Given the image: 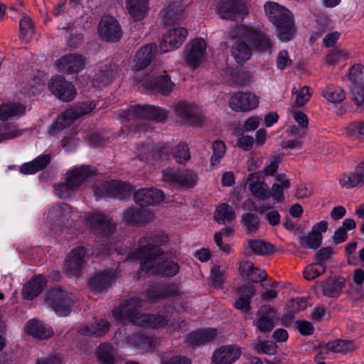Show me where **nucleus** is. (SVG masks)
Returning <instances> with one entry per match:
<instances>
[{
	"mask_svg": "<svg viewBox=\"0 0 364 364\" xmlns=\"http://www.w3.org/2000/svg\"><path fill=\"white\" fill-rule=\"evenodd\" d=\"M207 45L204 39L195 38L186 44L184 51L186 63L192 68H197L206 59Z\"/></svg>",
	"mask_w": 364,
	"mask_h": 364,
	"instance_id": "nucleus-12",
	"label": "nucleus"
},
{
	"mask_svg": "<svg viewBox=\"0 0 364 364\" xmlns=\"http://www.w3.org/2000/svg\"><path fill=\"white\" fill-rule=\"evenodd\" d=\"M49 89L58 98L65 102L73 100L76 95L73 85L60 77L51 78Z\"/></svg>",
	"mask_w": 364,
	"mask_h": 364,
	"instance_id": "nucleus-21",
	"label": "nucleus"
},
{
	"mask_svg": "<svg viewBox=\"0 0 364 364\" xmlns=\"http://www.w3.org/2000/svg\"><path fill=\"white\" fill-rule=\"evenodd\" d=\"M229 36L230 38L246 39L255 51L272 53V41L265 34L256 28L239 26L230 31Z\"/></svg>",
	"mask_w": 364,
	"mask_h": 364,
	"instance_id": "nucleus-5",
	"label": "nucleus"
},
{
	"mask_svg": "<svg viewBox=\"0 0 364 364\" xmlns=\"http://www.w3.org/2000/svg\"><path fill=\"white\" fill-rule=\"evenodd\" d=\"M114 349L109 344H102L97 351L101 364H114Z\"/></svg>",
	"mask_w": 364,
	"mask_h": 364,
	"instance_id": "nucleus-52",
	"label": "nucleus"
},
{
	"mask_svg": "<svg viewBox=\"0 0 364 364\" xmlns=\"http://www.w3.org/2000/svg\"><path fill=\"white\" fill-rule=\"evenodd\" d=\"M193 109V107L185 102H178L174 106V114L180 122H186Z\"/></svg>",
	"mask_w": 364,
	"mask_h": 364,
	"instance_id": "nucleus-55",
	"label": "nucleus"
},
{
	"mask_svg": "<svg viewBox=\"0 0 364 364\" xmlns=\"http://www.w3.org/2000/svg\"><path fill=\"white\" fill-rule=\"evenodd\" d=\"M225 144L221 140H215L212 144L213 154L210 159V165L213 167L218 166L226 152Z\"/></svg>",
	"mask_w": 364,
	"mask_h": 364,
	"instance_id": "nucleus-48",
	"label": "nucleus"
},
{
	"mask_svg": "<svg viewBox=\"0 0 364 364\" xmlns=\"http://www.w3.org/2000/svg\"><path fill=\"white\" fill-rule=\"evenodd\" d=\"M351 86L364 85V66L360 64L353 65L348 73Z\"/></svg>",
	"mask_w": 364,
	"mask_h": 364,
	"instance_id": "nucleus-53",
	"label": "nucleus"
},
{
	"mask_svg": "<svg viewBox=\"0 0 364 364\" xmlns=\"http://www.w3.org/2000/svg\"><path fill=\"white\" fill-rule=\"evenodd\" d=\"M235 218V211L230 205L222 203L216 208L214 218L218 223L225 224L232 221Z\"/></svg>",
	"mask_w": 364,
	"mask_h": 364,
	"instance_id": "nucleus-44",
	"label": "nucleus"
},
{
	"mask_svg": "<svg viewBox=\"0 0 364 364\" xmlns=\"http://www.w3.org/2000/svg\"><path fill=\"white\" fill-rule=\"evenodd\" d=\"M322 96L329 102L338 103L346 97V93L342 88L337 86H326L321 92Z\"/></svg>",
	"mask_w": 364,
	"mask_h": 364,
	"instance_id": "nucleus-45",
	"label": "nucleus"
},
{
	"mask_svg": "<svg viewBox=\"0 0 364 364\" xmlns=\"http://www.w3.org/2000/svg\"><path fill=\"white\" fill-rule=\"evenodd\" d=\"M98 33L100 36L107 41H117L122 34L121 27L117 20L109 16L102 18L98 26Z\"/></svg>",
	"mask_w": 364,
	"mask_h": 364,
	"instance_id": "nucleus-18",
	"label": "nucleus"
},
{
	"mask_svg": "<svg viewBox=\"0 0 364 364\" xmlns=\"http://www.w3.org/2000/svg\"><path fill=\"white\" fill-rule=\"evenodd\" d=\"M248 253L258 255H269L274 252V246L261 240H249L245 243Z\"/></svg>",
	"mask_w": 364,
	"mask_h": 364,
	"instance_id": "nucleus-37",
	"label": "nucleus"
},
{
	"mask_svg": "<svg viewBox=\"0 0 364 364\" xmlns=\"http://www.w3.org/2000/svg\"><path fill=\"white\" fill-rule=\"evenodd\" d=\"M291 92L295 97V103L298 107H302L306 105L311 96L310 88L306 85H294Z\"/></svg>",
	"mask_w": 364,
	"mask_h": 364,
	"instance_id": "nucleus-47",
	"label": "nucleus"
},
{
	"mask_svg": "<svg viewBox=\"0 0 364 364\" xmlns=\"http://www.w3.org/2000/svg\"><path fill=\"white\" fill-rule=\"evenodd\" d=\"M85 59L78 54L65 55L59 58L55 63L58 72L63 73H78L85 68Z\"/></svg>",
	"mask_w": 364,
	"mask_h": 364,
	"instance_id": "nucleus-20",
	"label": "nucleus"
},
{
	"mask_svg": "<svg viewBox=\"0 0 364 364\" xmlns=\"http://www.w3.org/2000/svg\"><path fill=\"white\" fill-rule=\"evenodd\" d=\"M325 270L324 264L322 262H318L308 265L304 271V276L306 279L312 280L323 274Z\"/></svg>",
	"mask_w": 364,
	"mask_h": 364,
	"instance_id": "nucleus-57",
	"label": "nucleus"
},
{
	"mask_svg": "<svg viewBox=\"0 0 364 364\" xmlns=\"http://www.w3.org/2000/svg\"><path fill=\"white\" fill-rule=\"evenodd\" d=\"M127 13L134 21L143 20L150 9V0H125Z\"/></svg>",
	"mask_w": 364,
	"mask_h": 364,
	"instance_id": "nucleus-27",
	"label": "nucleus"
},
{
	"mask_svg": "<svg viewBox=\"0 0 364 364\" xmlns=\"http://www.w3.org/2000/svg\"><path fill=\"white\" fill-rule=\"evenodd\" d=\"M181 9L169 0L160 12V17L165 24H172L181 18Z\"/></svg>",
	"mask_w": 364,
	"mask_h": 364,
	"instance_id": "nucleus-38",
	"label": "nucleus"
},
{
	"mask_svg": "<svg viewBox=\"0 0 364 364\" xmlns=\"http://www.w3.org/2000/svg\"><path fill=\"white\" fill-rule=\"evenodd\" d=\"M19 28L21 38L26 42L29 41L33 33V26L31 19L28 16L21 18L19 22Z\"/></svg>",
	"mask_w": 364,
	"mask_h": 364,
	"instance_id": "nucleus-58",
	"label": "nucleus"
},
{
	"mask_svg": "<svg viewBox=\"0 0 364 364\" xmlns=\"http://www.w3.org/2000/svg\"><path fill=\"white\" fill-rule=\"evenodd\" d=\"M242 223L248 232L256 231L259 228V221L257 216L252 213H245L242 216Z\"/></svg>",
	"mask_w": 364,
	"mask_h": 364,
	"instance_id": "nucleus-62",
	"label": "nucleus"
},
{
	"mask_svg": "<svg viewBox=\"0 0 364 364\" xmlns=\"http://www.w3.org/2000/svg\"><path fill=\"white\" fill-rule=\"evenodd\" d=\"M354 349V345L348 341L335 340L328 342L325 346L326 353H346Z\"/></svg>",
	"mask_w": 364,
	"mask_h": 364,
	"instance_id": "nucleus-46",
	"label": "nucleus"
},
{
	"mask_svg": "<svg viewBox=\"0 0 364 364\" xmlns=\"http://www.w3.org/2000/svg\"><path fill=\"white\" fill-rule=\"evenodd\" d=\"M187 36L188 31L185 28L176 27L169 29L160 42V52L166 53L178 48Z\"/></svg>",
	"mask_w": 364,
	"mask_h": 364,
	"instance_id": "nucleus-16",
	"label": "nucleus"
},
{
	"mask_svg": "<svg viewBox=\"0 0 364 364\" xmlns=\"http://www.w3.org/2000/svg\"><path fill=\"white\" fill-rule=\"evenodd\" d=\"M240 296L235 301L234 306L242 312L247 313L250 309V299L255 296V291L252 286L240 289Z\"/></svg>",
	"mask_w": 364,
	"mask_h": 364,
	"instance_id": "nucleus-39",
	"label": "nucleus"
},
{
	"mask_svg": "<svg viewBox=\"0 0 364 364\" xmlns=\"http://www.w3.org/2000/svg\"><path fill=\"white\" fill-rule=\"evenodd\" d=\"M26 107L17 102H9L0 105V119L7 120L10 117L25 114Z\"/></svg>",
	"mask_w": 364,
	"mask_h": 364,
	"instance_id": "nucleus-42",
	"label": "nucleus"
},
{
	"mask_svg": "<svg viewBox=\"0 0 364 364\" xmlns=\"http://www.w3.org/2000/svg\"><path fill=\"white\" fill-rule=\"evenodd\" d=\"M163 181L171 186L190 188L198 181L197 173L192 170H183L176 173L173 169H167L162 173Z\"/></svg>",
	"mask_w": 364,
	"mask_h": 364,
	"instance_id": "nucleus-14",
	"label": "nucleus"
},
{
	"mask_svg": "<svg viewBox=\"0 0 364 364\" xmlns=\"http://www.w3.org/2000/svg\"><path fill=\"white\" fill-rule=\"evenodd\" d=\"M68 213L69 211L66 205L53 207L46 215L48 225L51 224L52 222L58 219L63 221L64 218L68 217Z\"/></svg>",
	"mask_w": 364,
	"mask_h": 364,
	"instance_id": "nucleus-59",
	"label": "nucleus"
},
{
	"mask_svg": "<svg viewBox=\"0 0 364 364\" xmlns=\"http://www.w3.org/2000/svg\"><path fill=\"white\" fill-rule=\"evenodd\" d=\"M248 188L252 196L261 200L269 198V188L259 173H253L247 178Z\"/></svg>",
	"mask_w": 364,
	"mask_h": 364,
	"instance_id": "nucleus-24",
	"label": "nucleus"
},
{
	"mask_svg": "<svg viewBox=\"0 0 364 364\" xmlns=\"http://www.w3.org/2000/svg\"><path fill=\"white\" fill-rule=\"evenodd\" d=\"M347 132L353 137L364 140V120L350 124L347 127Z\"/></svg>",
	"mask_w": 364,
	"mask_h": 364,
	"instance_id": "nucleus-63",
	"label": "nucleus"
},
{
	"mask_svg": "<svg viewBox=\"0 0 364 364\" xmlns=\"http://www.w3.org/2000/svg\"><path fill=\"white\" fill-rule=\"evenodd\" d=\"M115 278L113 271H105L96 274L90 279V288L95 292L107 289Z\"/></svg>",
	"mask_w": 364,
	"mask_h": 364,
	"instance_id": "nucleus-30",
	"label": "nucleus"
},
{
	"mask_svg": "<svg viewBox=\"0 0 364 364\" xmlns=\"http://www.w3.org/2000/svg\"><path fill=\"white\" fill-rule=\"evenodd\" d=\"M129 342L130 344L138 346L143 351L151 349L155 343L151 338L141 334L133 335L129 338Z\"/></svg>",
	"mask_w": 364,
	"mask_h": 364,
	"instance_id": "nucleus-54",
	"label": "nucleus"
},
{
	"mask_svg": "<svg viewBox=\"0 0 364 364\" xmlns=\"http://www.w3.org/2000/svg\"><path fill=\"white\" fill-rule=\"evenodd\" d=\"M46 284V277L38 274L33 276L22 289V294L24 299L31 300L37 296L43 290Z\"/></svg>",
	"mask_w": 364,
	"mask_h": 364,
	"instance_id": "nucleus-28",
	"label": "nucleus"
},
{
	"mask_svg": "<svg viewBox=\"0 0 364 364\" xmlns=\"http://www.w3.org/2000/svg\"><path fill=\"white\" fill-rule=\"evenodd\" d=\"M240 355V348L235 346H224L213 353V361L216 364H232Z\"/></svg>",
	"mask_w": 364,
	"mask_h": 364,
	"instance_id": "nucleus-26",
	"label": "nucleus"
},
{
	"mask_svg": "<svg viewBox=\"0 0 364 364\" xmlns=\"http://www.w3.org/2000/svg\"><path fill=\"white\" fill-rule=\"evenodd\" d=\"M85 250L82 247H77L71 250L65 263V269L70 277L80 274L85 263Z\"/></svg>",
	"mask_w": 364,
	"mask_h": 364,
	"instance_id": "nucleus-19",
	"label": "nucleus"
},
{
	"mask_svg": "<svg viewBox=\"0 0 364 364\" xmlns=\"http://www.w3.org/2000/svg\"><path fill=\"white\" fill-rule=\"evenodd\" d=\"M96 107L93 102H85L73 106L62 113L50 127L49 132L56 135L60 130L71 125L80 117L87 114Z\"/></svg>",
	"mask_w": 364,
	"mask_h": 364,
	"instance_id": "nucleus-6",
	"label": "nucleus"
},
{
	"mask_svg": "<svg viewBox=\"0 0 364 364\" xmlns=\"http://www.w3.org/2000/svg\"><path fill=\"white\" fill-rule=\"evenodd\" d=\"M124 113L127 120L146 119L160 122L168 115L167 112L163 108L141 105H134L129 110L124 111Z\"/></svg>",
	"mask_w": 364,
	"mask_h": 364,
	"instance_id": "nucleus-11",
	"label": "nucleus"
},
{
	"mask_svg": "<svg viewBox=\"0 0 364 364\" xmlns=\"http://www.w3.org/2000/svg\"><path fill=\"white\" fill-rule=\"evenodd\" d=\"M164 196L161 191L155 188H144L134 193L135 202L141 205H154L164 200Z\"/></svg>",
	"mask_w": 364,
	"mask_h": 364,
	"instance_id": "nucleus-25",
	"label": "nucleus"
},
{
	"mask_svg": "<svg viewBox=\"0 0 364 364\" xmlns=\"http://www.w3.org/2000/svg\"><path fill=\"white\" fill-rule=\"evenodd\" d=\"M131 190L132 188L128 183L118 181H112L100 187H97L95 190V193L97 198L107 196L123 198L130 193Z\"/></svg>",
	"mask_w": 364,
	"mask_h": 364,
	"instance_id": "nucleus-17",
	"label": "nucleus"
},
{
	"mask_svg": "<svg viewBox=\"0 0 364 364\" xmlns=\"http://www.w3.org/2000/svg\"><path fill=\"white\" fill-rule=\"evenodd\" d=\"M275 318L274 309L270 306H263L257 312L254 324L260 332H270L274 327Z\"/></svg>",
	"mask_w": 364,
	"mask_h": 364,
	"instance_id": "nucleus-22",
	"label": "nucleus"
},
{
	"mask_svg": "<svg viewBox=\"0 0 364 364\" xmlns=\"http://www.w3.org/2000/svg\"><path fill=\"white\" fill-rule=\"evenodd\" d=\"M215 12L221 19L240 22L247 15L249 9L243 0H220Z\"/></svg>",
	"mask_w": 364,
	"mask_h": 364,
	"instance_id": "nucleus-9",
	"label": "nucleus"
},
{
	"mask_svg": "<svg viewBox=\"0 0 364 364\" xmlns=\"http://www.w3.org/2000/svg\"><path fill=\"white\" fill-rule=\"evenodd\" d=\"M92 173V171L89 166L77 167L68 171L65 183L54 187L55 195L63 199L69 198L71 191L77 188Z\"/></svg>",
	"mask_w": 364,
	"mask_h": 364,
	"instance_id": "nucleus-7",
	"label": "nucleus"
},
{
	"mask_svg": "<svg viewBox=\"0 0 364 364\" xmlns=\"http://www.w3.org/2000/svg\"><path fill=\"white\" fill-rule=\"evenodd\" d=\"M46 304L58 315L66 316L73 306V295L63 288H54L48 294Z\"/></svg>",
	"mask_w": 364,
	"mask_h": 364,
	"instance_id": "nucleus-8",
	"label": "nucleus"
},
{
	"mask_svg": "<svg viewBox=\"0 0 364 364\" xmlns=\"http://www.w3.org/2000/svg\"><path fill=\"white\" fill-rule=\"evenodd\" d=\"M153 218V213L146 209L132 208L124 212V220L129 225L146 223Z\"/></svg>",
	"mask_w": 364,
	"mask_h": 364,
	"instance_id": "nucleus-29",
	"label": "nucleus"
},
{
	"mask_svg": "<svg viewBox=\"0 0 364 364\" xmlns=\"http://www.w3.org/2000/svg\"><path fill=\"white\" fill-rule=\"evenodd\" d=\"M239 271L244 279L252 282L262 281L267 277L264 270L255 267L253 264L248 261L240 262Z\"/></svg>",
	"mask_w": 364,
	"mask_h": 364,
	"instance_id": "nucleus-32",
	"label": "nucleus"
},
{
	"mask_svg": "<svg viewBox=\"0 0 364 364\" xmlns=\"http://www.w3.org/2000/svg\"><path fill=\"white\" fill-rule=\"evenodd\" d=\"M26 333L40 339H46L50 337L53 332L50 327L37 319L28 321L25 327Z\"/></svg>",
	"mask_w": 364,
	"mask_h": 364,
	"instance_id": "nucleus-31",
	"label": "nucleus"
},
{
	"mask_svg": "<svg viewBox=\"0 0 364 364\" xmlns=\"http://www.w3.org/2000/svg\"><path fill=\"white\" fill-rule=\"evenodd\" d=\"M289 118L294 120L299 124V127L292 126L289 129L290 135L296 139L294 140H288L282 142V147L284 149H297L301 146V138L305 134V129L309 124L307 116L302 112L289 110L288 112Z\"/></svg>",
	"mask_w": 364,
	"mask_h": 364,
	"instance_id": "nucleus-10",
	"label": "nucleus"
},
{
	"mask_svg": "<svg viewBox=\"0 0 364 364\" xmlns=\"http://www.w3.org/2000/svg\"><path fill=\"white\" fill-rule=\"evenodd\" d=\"M216 336V331L214 328H207L194 331L190 333L186 342L191 346H198L213 339Z\"/></svg>",
	"mask_w": 364,
	"mask_h": 364,
	"instance_id": "nucleus-40",
	"label": "nucleus"
},
{
	"mask_svg": "<svg viewBox=\"0 0 364 364\" xmlns=\"http://www.w3.org/2000/svg\"><path fill=\"white\" fill-rule=\"evenodd\" d=\"M252 348L257 353L274 355L277 352V346L268 341H263L259 337L257 338L251 343Z\"/></svg>",
	"mask_w": 364,
	"mask_h": 364,
	"instance_id": "nucleus-49",
	"label": "nucleus"
},
{
	"mask_svg": "<svg viewBox=\"0 0 364 364\" xmlns=\"http://www.w3.org/2000/svg\"><path fill=\"white\" fill-rule=\"evenodd\" d=\"M86 220L92 230L96 234L108 236L114 230V221L112 218L103 213H89L86 217Z\"/></svg>",
	"mask_w": 364,
	"mask_h": 364,
	"instance_id": "nucleus-15",
	"label": "nucleus"
},
{
	"mask_svg": "<svg viewBox=\"0 0 364 364\" xmlns=\"http://www.w3.org/2000/svg\"><path fill=\"white\" fill-rule=\"evenodd\" d=\"M210 281L215 288H222L225 281L223 272H222L220 267L215 265L212 267L210 274Z\"/></svg>",
	"mask_w": 364,
	"mask_h": 364,
	"instance_id": "nucleus-64",
	"label": "nucleus"
},
{
	"mask_svg": "<svg viewBox=\"0 0 364 364\" xmlns=\"http://www.w3.org/2000/svg\"><path fill=\"white\" fill-rule=\"evenodd\" d=\"M350 95L355 105L364 109V85L351 86Z\"/></svg>",
	"mask_w": 364,
	"mask_h": 364,
	"instance_id": "nucleus-61",
	"label": "nucleus"
},
{
	"mask_svg": "<svg viewBox=\"0 0 364 364\" xmlns=\"http://www.w3.org/2000/svg\"><path fill=\"white\" fill-rule=\"evenodd\" d=\"M114 73L112 70L106 69L96 73L92 80V85L101 88L108 85L114 77Z\"/></svg>",
	"mask_w": 364,
	"mask_h": 364,
	"instance_id": "nucleus-50",
	"label": "nucleus"
},
{
	"mask_svg": "<svg viewBox=\"0 0 364 364\" xmlns=\"http://www.w3.org/2000/svg\"><path fill=\"white\" fill-rule=\"evenodd\" d=\"M50 161L48 155L39 156L33 161L23 164L20 168V171L23 174H34L45 168Z\"/></svg>",
	"mask_w": 364,
	"mask_h": 364,
	"instance_id": "nucleus-41",
	"label": "nucleus"
},
{
	"mask_svg": "<svg viewBox=\"0 0 364 364\" xmlns=\"http://www.w3.org/2000/svg\"><path fill=\"white\" fill-rule=\"evenodd\" d=\"M143 306V300L137 297L131 298L112 311L113 318L120 323H132L134 325L158 328L168 325V321L161 316L141 314L138 309Z\"/></svg>",
	"mask_w": 364,
	"mask_h": 364,
	"instance_id": "nucleus-3",
	"label": "nucleus"
},
{
	"mask_svg": "<svg viewBox=\"0 0 364 364\" xmlns=\"http://www.w3.org/2000/svg\"><path fill=\"white\" fill-rule=\"evenodd\" d=\"M344 284L343 277L328 278L322 285L323 294L328 296H336L341 292Z\"/></svg>",
	"mask_w": 364,
	"mask_h": 364,
	"instance_id": "nucleus-43",
	"label": "nucleus"
},
{
	"mask_svg": "<svg viewBox=\"0 0 364 364\" xmlns=\"http://www.w3.org/2000/svg\"><path fill=\"white\" fill-rule=\"evenodd\" d=\"M237 40L232 45L231 55L238 63H244L252 56V49L244 41L245 38H236Z\"/></svg>",
	"mask_w": 364,
	"mask_h": 364,
	"instance_id": "nucleus-33",
	"label": "nucleus"
},
{
	"mask_svg": "<svg viewBox=\"0 0 364 364\" xmlns=\"http://www.w3.org/2000/svg\"><path fill=\"white\" fill-rule=\"evenodd\" d=\"M157 50L155 43H149L139 49L134 56L132 69L134 72L136 82L147 89L157 91L163 95L171 92L174 87L166 71L161 65H154L151 70L144 78H139L138 73L143 70L151 62Z\"/></svg>",
	"mask_w": 364,
	"mask_h": 364,
	"instance_id": "nucleus-1",
	"label": "nucleus"
},
{
	"mask_svg": "<svg viewBox=\"0 0 364 364\" xmlns=\"http://www.w3.org/2000/svg\"><path fill=\"white\" fill-rule=\"evenodd\" d=\"M350 57V53L346 49H334L326 56V62L330 66H334L340 61Z\"/></svg>",
	"mask_w": 364,
	"mask_h": 364,
	"instance_id": "nucleus-56",
	"label": "nucleus"
},
{
	"mask_svg": "<svg viewBox=\"0 0 364 364\" xmlns=\"http://www.w3.org/2000/svg\"><path fill=\"white\" fill-rule=\"evenodd\" d=\"M321 240L322 236L320 234L311 231L306 237L300 239V243L304 247L316 249L320 246Z\"/></svg>",
	"mask_w": 364,
	"mask_h": 364,
	"instance_id": "nucleus-60",
	"label": "nucleus"
},
{
	"mask_svg": "<svg viewBox=\"0 0 364 364\" xmlns=\"http://www.w3.org/2000/svg\"><path fill=\"white\" fill-rule=\"evenodd\" d=\"M233 235V228L231 227H227L223 228L220 232H216L214 235V240L219 248L226 254L232 252V247L229 245H223L222 242V237L223 236L225 239L229 240Z\"/></svg>",
	"mask_w": 364,
	"mask_h": 364,
	"instance_id": "nucleus-51",
	"label": "nucleus"
},
{
	"mask_svg": "<svg viewBox=\"0 0 364 364\" xmlns=\"http://www.w3.org/2000/svg\"><path fill=\"white\" fill-rule=\"evenodd\" d=\"M162 240L157 236L149 235L141 238L138 248L129 255V258L141 259L140 269L147 273L174 276L178 265L171 260H165L159 245Z\"/></svg>",
	"mask_w": 364,
	"mask_h": 364,
	"instance_id": "nucleus-2",
	"label": "nucleus"
},
{
	"mask_svg": "<svg viewBox=\"0 0 364 364\" xmlns=\"http://www.w3.org/2000/svg\"><path fill=\"white\" fill-rule=\"evenodd\" d=\"M46 77L45 75L38 71L33 78L28 80L23 88V93L28 96H35L40 94L46 87Z\"/></svg>",
	"mask_w": 364,
	"mask_h": 364,
	"instance_id": "nucleus-36",
	"label": "nucleus"
},
{
	"mask_svg": "<svg viewBox=\"0 0 364 364\" xmlns=\"http://www.w3.org/2000/svg\"><path fill=\"white\" fill-rule=\"evenodd\" d=\"M170 154L178 164H185L191 158L188 146L185 143H180L174 147L166 144L160 149L159 152L161 159H168Z\"/></svg>",
	"mask_w": 364,
	"mask_h": 364,
	"instance_id": "nucleus-23",
	"label": "nucleus"
},
{
	"mask_svg": "<svg viewBox=\"0 0 364 364\" xmlns=\"http://www.w3.org/2000/svg\"><path fill=\"white\" fill-rule=\"evenodd\" d=\"M109 323L102 318H93L90 323L81 327L79 333L84 336H102L109 330Z\"/></svg>",
	"mask_w": 364,
	"mask_h": 364,
	"instance_id": "nucleus-35",
	"label": "nucleus"
},
{
	"mask_svg": "<svg viewBox=\"0 0 364 364\" xmlns=\"http://www.w3.org/2000/svg\"><path fill=\"white\" fill-rule=\"evenodd\" d=\"M264 9L269 20L277 28L279 38L282 41L291 40L294 33L291 11L273 1L267 2Z\"/></svg>",
	"mask_w": 364,
	"mask_h": 364,
	"instance_id": "nucleus-4",
	"label": "nucleus"
},
{
	"mask_svg": "<svg viewBox=\"0 0 364 364\" xmlns=\"http://www.w3.org/2000/svg\"><path fill=\"white\" fill-rule=\"evenodd\" d=\"M342 187L353 188L364 183V163L358 165L350 174H343L339 178Z\"/></svg>",
	"mask_w": 364,
	"mask_h": 364,
	"instance_id": "nucleus-34",
	"label": "nucleus"
},
{
	"mask_svg": "<svg viewBox=\"0 0 364 364\" xmlns=\"http://www.w3.org/2000/svg\"><path fill=\"white\" fill-rule=\"evenodd\" d=\"M228 104L230 108L235 112H250L258 107L259 98L250 92H237L230 95Z\"/></svg>",
	"mask_w": 364,
	"mask_h": 364,
	"instance_id": "nucleus-13",
	"label": "nucleus"
}]
</instances>
